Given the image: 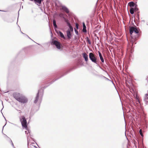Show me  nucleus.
Listing matches in <instances>:
<instances>
[{"mask_svg":"<svg viewBox=\"0 0 148 148\" xmlns=\"http://www.w3.org/2000/svg\"><path fill=\"white\" fill-rule=\"evenodd\" d=\"M19 119L23 128H27V122L25 117L24 116H22L19 117Z\"/></svg>","mask_w":148,"mask_h":148,"instance_id":"nucleus-1","label":"nucleus"},{"mask_svg":"<svg viewBox=\"0 0 148 148\" xmlns=\"http://www.w3.org/2000/svg\"><path fill=\"white\" fill-rule=\"evenodd\" d=\"M89 58L92 62L95 64H97V56L93 53H90L89 54Z\"/></svg>","mask_w":148,"mask_h":148,"instance_id":"nucleus-2","label":"nucleus"},{"mask_svg":"<svg viewBox=\"0 0 148 148\" xmlns=\"http://www.w3.org/2000/svg\"><path fill=\"white\" fill-rule=\"evenodd\" d=\"M130 34L132 38H133L132 37V34L134 32L136 34H138V30L137 27L136 26L131 27H130Z\"/></svg>","mask_w":148,"mask_h":148,"instance_id":"nucleus-3","label":"nucleus"},{"mask_svg":"<svg viewBox=\"0 0 148 148\" xmlns=\"http://www.w3.org/2000/svg\"><path fill=\"white\" fill-rule=\"evenodd\" d=\"M18 101L21 103H26L27 102L28 99L25 96L22 95Z\"/></svg>","mask_w":148,"mask_h":148,"instance_id":"nucleus-4","label":"nucleus"},{"mask_svg":"<svg viewBox=\"0 0 148 148\" xmlns=\"http://www.w3.org/2000/svg\"><path fill=\"white\" fill-rule=\"evenodd\" d=\"M22 95V94L17 92H15L13 94V97L18 101Z\"/></svg>","mask_w":148,"mask_h":148,"instance_id":"nucleus-5","label":"nucleus"},{"mask_svg":"<svg viewBox=\"0 0 148 148\" xmlns=\"http://www.w3.org/2000/svg\"><path fill=\"white\" fill-rule=\"evenodd\" d=\"M53 43V45H55L58 49H60V43L59 42L56 40H54Z\"/></svg>","mask_w":148,"mask_h":148,"instance_id":"nucleus-6","label":"nucleus"},{"mask_svg":"<svg viewBox=\"0 0 148 148\" xmlns=\"http://www.w3.org/2000/svg\"><path fill=\"white\" fill-rule=\"evenodd\" d=\"M61 9L69 15V10L67 7L65 6H62L61 7Z\"/></svg>","mask_w":148,"mask_h":148,"instance_id":"nucleus-7","label":"nucleus"},{"mask_svg":"<svg viewBox=\"0 0 148 148\" xmlns=\"http://www.w3.org/2000/svg\"><path fill=\"white\" fill-rule=\"evenodd\" d=\"M82 55L84 58L85 59V60L86 62H87L88 60V55L85 52L83 53L82 54Z\"/></svg>","mask_w":148,"mask_h":148,"instance_id":"nucleus-8","label":"nucleus"},{"mask_svg":"<svg viewBox=\"0 0 148 148\" xmlns=\"http://www.w3.org/2000/svg\"><path fill=\"white\" fill-rule=\"evenodd\" d=\"M34 144H28V146L29 148H38L36 146L34 145Z\"/></svg>","mask_w":148,"mask_h":148,"instance_id":"nucleus-9","label":"nucleus"},{"mask_svg":"<svg viewBox=\"0 0 148 148\" xmlns=\"http://www.w3.org/2000/svg\"><path fill=\"white\" fill-rule=\"evenodd\" d=\"M98 53H99V56L100 59L101 61L103 63L104 62V60L102 56V55L101 53L99 51Z\"/></svg>","mask_w":148,"mask_h":148,"instance_id":"nucleus-10","label":"nucleus"},{"mask_svg":"<svg viewBox=\"0 0 148 148\" xmlns=\"http://www.w3.org/2000/svg\"><path fill=\"white\" fill-rule=\"evenodd\" d=\"M83 29L82 31L84 32H86V27L84 23H83Z\"/></svg>","mask_w":148,"mask_h":148,"instance_id":"nucleus-11","label":"nucleus"},{"mask_svg":"<svg viewBox=\"0 0 148 148\" xmlns=\"http://www.w3.org/2000/svg\"><path fill=\"white\" fill-rule=\"evenodd\" d=\"M57 33L58 35H60L61 38H63L64 39H65V37H64L63 33L59 31L57 32Z\"/></svg>","mask_w":148,"mask_h":148,"instance_id":"nucleus-12","label":"nucleus"},{"mask_svg":"<svg viewBox=\"0 0 148 148\" xmlns=\"http://www.w3.org/2000/svg\"><path fill=\"white\" fill-rule=\"evenodd\" d=\"M67 37L69 39H70L71 38V34L70 32L69 31H68L67 32Z\"/></svg>","mask_w":148,"mask_h":148,"instance_id":"nucleus-13","label":"nucleus"},{"mask_svg":"<svg viewBox=\"0 0 148 148\" xmlns=\"http://www.w3.org/2000/svg\"><path fill=\"white\" fill-rule=\"evenodd\" d=\"M38 98H39V93H38L37 94L35 100L34 101V103H36L38 101Z\"/></svg>","mask_w":148,"mask_h":148,"instance_id":"nucleus-14","label":"nucleus"},{"mask_svg":"<svg viewBox=\"0 0 148 148\" xmlns=\"http://www.w3.org/2000/svg\"><path fill=\"white\" fill-rule=\"evenodd\" d=\"M128 4L130 7H134V3L132 1L129 2Z\"/></svg>","mask_w":148,"mask_h":148,"instance_id":"nucleus-15","label":"nucleus"},{"mask_svg":"<svg viewBox=\"0 0 148 148\" xmlns=\"http://www.w3.org/2000/svg\"><path fill=\"white\" fill-rule=\"evenodd\" d=\"M130 11L131 14H133L134 13V8H130Z\"/></svg>","mask_w":148,"mask_h":148,"instance_id":"nucleus-16","label":"nucleus"},{"mask_svg":"<svg viewBox=\"0 0 148 148\" xmlns=\"http://www.w3.org/2000/svg\"><path fill=\"white\" fill-rule=\"evenodd\" d=\"M64 19V20L65 21V22H66V23L67 24V25H70V23L69 22V20L67 19H66L64 18H63Z\"/></svg>","mask_w":148,"mask_h":148,"instance_id":"nucleus-17","label":"nucleus"},{"mask_svg":"<svg viewBox=\"0 0 148 148\" xmlns=\"http://www.w3.org/2000/svg\"><path fill=\"white\" fill-rule=\"evenodd\" d=\"M53 24L54 27L56 28L57 27V25L56 23V21L54 20H53Z\"/></svg>","mask_w":148,"mask_h":148,"instance_id":"nucleus-18","label":"nucleus"},{"mask_svg":"<svg viewBox=\"0 0 148 148\" xmlns=\"http://www.w3.org/2000/svg\"><path fill=\"white\" fill-rule=\"evenodd\" d=\"M68 26L69 27L70 29V30L71 31H73V29L72 27L71 26V24H70V25H69Z\"/></svg>","mask_w":148,"mask_h":148,"instance_id":"nucleus-19","label":"nucleus"},{"mask_svg":"<svg viewBox=\"0 0 148 148\" xmlns=\"http://www.w3.org/2000/svg\"><path fill=\"white\" fill-rule=\"evenodd\" d=\"M145 100L147 102V103H148V97H145Z\"/></svg>","mask_w":148,"mask_h":148,"instance_id":"nucleus-20","label":"nucleus"},{"mask_svg":"<svg viewBox=\"0 0 148 148\" xmlns=\"http://www.w3.org/2000/svg\"><path fill=\"white\" fill-rule=\"evenodd\" d=\"M139 133L140 134V135H141V136H143V134L142 133V130L140 129V130H139Z\"/></svg>","mask_w":148,"mask_h":148,"instance_id":"nucleus-21","label":"nucleus"},{"mask_svg":"<svg viewBox=\"0 0 148 148\" xmlns=\"http://www.w3.org/2000/svg\"><path fill=\"white\" fill-rule=\"evenodd\" d=\"M87 41H88V43L89 44H91V41L87 37Z\"/></svg>","mask_w":148,"mask_h":148,"instance_id":"nucleus-22","label":"nucleus"},{"mask_svg":"<svg viewBox=\"0 0 148 148\" xmlns=\"http://www.w3.org/2000/svg\"><path fill=\"white\" fill-rule=\"evenodd\" d=\"M76 27L77 29H78L79 25L77 23L76 24Z\"/></svg>","mask_w":148,"mask_h":148,"instance_id":"nucleus-23","label":"nucleus"},{"mask_svg":"<svg viewBox=\"0 0 148 148\" xmlns=\"http://www.w3.org/2000/svg\"><path fill=\"white\" fill-rule=\"evenodd\" d=\"M75 32L76 34H77V35H78V32L77 31V30L75 29Z\"/></svg>","mask_w":148,"mask_h":148,"instance_id":"nucleus-24","label":"nucleus"},{"mask_svg":"<svg viewBox=\"0 0 148 148\" xmlns=\"http://www.w3.org/2000/svg\"><path fill=\"white\" fill-rule=\"evenodd\" d=\"M146 81L148 83V76L147 77V78L146 79Z\"/></svg>","mask_w":148,"mask_h":148,"instance_id":"nucleus-25","label":"nucleus"},{"mask_svg":"<svg viewBox=\"0 0 148 148\" xmlns=\"http://www.w3.org/2000/svg\"><path fill=\"white\" fill-rule=\"evenodd\" d=\"M63 15V14L62 13H61L60 14L59 16H62Z\"/></svg>","mask_w":148,"mask_h":148,"instance_id":"nucleus-26","label":"nucleus"},{"mask_svg":"<svg viewBox=\"0 0 148 148\" xmlns=\"http://www.w3.org/2000/svg\"><path fill=\"white\" fill-rule=\"evenodd\" d=\"M148 97V93H147L145 95V97Z\"/></svg>","mask_w":148,"mask_h":148,"instance_id":"nucleus-27","label":"nucleus"}]
</instances>
